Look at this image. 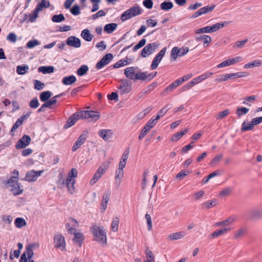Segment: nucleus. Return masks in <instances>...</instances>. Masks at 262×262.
<instances>
[{
  "label": "nucleus",
  "instance_id": "obj_1",
  "mask_svg": "<svg viewBox=\"0 0 262 262\" xmlns=\"http://www.w3.org/2000/svg\"><path fill=\"white\" fill-rule=\"evenodd\" d=\"M12 176L8 179L4 184L6 188H8L14 195H18L22 194L24 192L23 186L21 185L18 182L19 172L17 170H14L12 172Z\"/></svg>",
  "mask_w": 262,
  "mask_h": 262
},
{
  "label": "nucleus",
  "instance_id": "obj_2",
  "mask_svg": "<svg viewBox=\"0 0 262 262\" xmlns=\"http://www.w3.org/2000/svg\"><path fill=\"white\" fill-rule=\"evenodd\" d=\"M77 176V171L76 168L71 169L68 173V177L66 180L62 178L58 181V185H65L67 187L68 190L71 193L75 192L74 185L75 183V178Z\"/></svg>",
  "mask_w": 262,
  "mask_h": 262
},
{
  "label": "nucleus",
  "instance_id": "obj_3",
  "mask_svg": "<svg viewBox=\"0 0 262 262\" xmlns=\"http://www.w3.org/2000/svg\"><path fill=\"white\" fill-rule=\"evenodd\" d=\"M92 233L94 236V240L100 243L102 246L106 245L107 238L106 232L103 227H98L96 225L91 227Z\"/></svg>",
  "mask_w": 262,
  "mask_h": 262
},
{
  "label": "nucleus",
  "instance_id": "obj_4",
  "mask_svg": "<svg viewBox=\"0 0 262 262\" xmlns=\"http://www.w3.org/2000/svg\"><path fill=\"white\" fill-rule=\"evenodd\" d=\"M231 23V21H221L211 26H206L203 28H199L195 30L194 33L196 34L203 33H212L216 32L220 29L223 28Z\"/></svg>",
  "mask_w": 262,
  "mask_h": 262
},
{
  "label": "nucleus",
  "instance_id": "obj_5",
  "mask_svg": "<svg viewBox=\"0 0 262 262\" xmlns=\"http://www.w3.org/2000/svg\"><path fill=\"white\" fill-rule=\"evenodd\" d=\"M246 72H237L225 75H220L215 79V81L217 82H222L227 80L228 79H235L237 78H242L246 76Z\"/></svg>",
  "mask_w": 262,
  "mask_h": 262
},
{
  "label": "nucleus",
  "instance_id": "obj_6",
  "mask_svg": "<svg viewBox=\"0 0 262 262\" xmlns=\"http://www.w3.org/2000/svg\"><path fill=\"white\" fill-rule=\"evenodd\" d=\"M159 45L160 43L158 42L148 44L142 50L140 54L141 56L143 58H145L151 55L158 48Z\"/></svg>",
  "mask_w": 262,
  "mask_h": 262
},
{
  "label": "nucleus",
  "instance_id": "obj_7",
  "mask_svg": "<svg viewBox=\"0 0 262 262\" xmlns=\"http://www.w3.org/2000/svg\"><path fill=\"white\" fill-rule=\"evenodd\" d=\"M53 244L55 248H59L63 251L66 250V242L64 237L60 234L55 235L53 239Z\"/></svg>",
  "mask_w": 262,
  "mask_h": 262
},
{
  "label": "nucleus",
  "instance_id": "obj_8",
  "mask_svg": "<svg viewBox=\"0 0 262 262\" xmlns=\"http://www.w3.org/2000/svg\"><path fill=\"white\" fill-rule=\"evenodd\" d=\"M167 48L166 47L163 48L156 55L155 58H154L152 63L150 66V69L151 70H155L156 69L159 63L161 62L162 59L163 58V56L165 55V54L166 53Z\"/></svg>",
  "mask_w": 262,
  "mask_h": 262
},
{
  "label": "nucleus",
  "instance_id": "obj_9",
  "mask_svg": "<svg viewBox=\"0 0 262 262\" xmlns=\"http://www.w3.org/2000/svg\"><path fill=\"white\" fill-rule=\"evenodd\" d=\"M157 121L150 119L142 129L139 136V139L142 140L148 133L149 130L152 128L157 123Z\"/></svg>",
  "mask_w": 262,
  "mask_h": 262
},
{
  "label": "nucleus",
  "instance_id": "obj_10",
  "mask_svg": "<svg viewBox=\"0 0 262 262\" xmlns=\"http://www.w3.org/2000/svg\"><path fill=\"white\" fill-rule=\"evenodd\" d=\"M113 58V55L112 53L106 54L96 64L97 69H101L105 66L108 64Z\"/></svg>",
  "mask_w": 262,
  "mask_h": 262
},
{
  "label": "nucleus",
  "instance_id": "obj_11",
  "mask_svg": "<svg viewBox=\"0 0 262 262\" xmlns=\"http://www.w3.org/2000/svg\"><path fill=\"white\" fill-rule=\"evenodd\" d=\"M100 117L99 112L94 111H83V119H89L90 121H96Z\"/></svg>",
  "mask_w": 262,
  "mask_h": 262
},
{
  "label": "nucleus",
  "instance_id": "obj_12",
  "mask_svg": "<svg viewBox=\"0 0 262 262\" xmlns=\"http://www.w3.org/2000/svg\"><path fill=\"white\" fill-rule=\"evenodd\" d=\"M121 84L118 87L121 90V94L128 93L132 90V82L127 79H121Z\"/></svg>",
  "mask_w": 262,
  "mask_h": 262
},
{
  "label": "nucleus",
  "instance_id": "obj_13",
  "mask_svg": "<svg viewBox=\"0 0 262 262\" xmlns=\"http://www.w3.org/2000/svg\"><path fill=\"white\" fill-rule=\"evenodd\" d=\"M43 172V170H39L37 171L31 170L28 171L26 173L24 180L28 182H34L37 180L38 177L40 176Z\"/></svg>",
  "mask_w": 262,
  "mask_h": 262
},
{
  "label": "nucleus",
  "instance_id": "obj_14",
  "mask_svg": "<svg viewBox=\"0 0 262 262\" xmlns=\"http://www.w3.org/2000/svg\"><path fill=\"white\" fill-rule=\"evenodd\" d=\"M31 140L28 135H24L16 143L15 148L17 149L25 148L30 144Z\"/></svg>",
  "mask_w": 262,
  "mask_h": 262
},
{
  "label": "nucleus",
  "instance_id": "obj_15",
  "mask_svg": "<svg viewBox=\"0 0 262 262\" xmlns=\"http://www.w3.org/2000/svg\"><path fill=\"white\" fill-rule=\"evenodd\" d=\"M215 5H212V6H207L203 7L198 10L197 11H196L191 17V18H195L199 16L204 14H206L207 13L209 12L212 11L215 8Z\"/></svg>",
  "mask_w": 262,
  "mask_h": 262
},
{
  "label": "nucleus",
  "instance_id": "obj_16",
  "mask_svg": "<svg viewBox=\"0 0 262 262\" xmlns=\"http://www.w3.org/2000/svg\"><path fill=\"white\" fill-rule=\"evenodd\" d=\"M81 115V112H79L78 113H75L72 115L67 120L66 124L64 125V128H68L73 126L75 123V122L79 119L80 116Z\"/></svg>",
  "mask_w": 262,
  "mask_h": 262
},
{
  "label": "nucleus",
  "instance_id": "obj_17",
  "mask_svg": "<svg viewBox=\"0 0 262 262\" xmlns=\"http://www.w3.org/2000/svg\"><path fill=\"white\" fill-rule=\"evenodd\" d=\"M242 59V58L241 57L238 56L231 59H227L219 64L217 66V68H221L234 64L237 62L241 61Z\"/></svg>",
  "mask_w": 262,
  "mask_h": 262
},
{
  "label": "nucleus",
  "instance_id": "obj_18",
  "mask_svg": "<svg viewBox=\"0 0 262 262\" xmlns=\"http://www.w3.org/2000/svg\"><path fill=\"white\" fill-rule=\"evenodd\" d=\"M105 169H103L102 166L99 167L97 170L94 174L93 178L91 179L90 184L91 185H94L97 181L102 177L104 173Z\"/></svg>",
  "mask_w": 262,
  "mask_h": 262
},
{
  "label": "nucleus",
  "instance_id": "obj_19",
  "mask_svg": "<svg viewBox=\"0 0 262 262\" xmlns=\"http://www.w3.org/2000/svg\"><path fill=\"white\" fill-rule=\"evenodd\" d=\"M67 44L72 47L79 48L81 46L80 40L74 36H71L68 38L66 41Z\"/></svg>",
  "mask_w": 262,
  "mask_h": 262
},
{
  "label": "nucleus",
  "instance_id": "obj_20",
  "mask_svg": "<svg viewBox=\"0 0 262 262\" xmlns=\"http://www.w3.org/2000/svg\"><path fill=\"white\" fill-rule=\"evenodd\" d=\"M260 218H262V213L258 210L249 211L246 213V219L247 220H252Z\"/></svg>",
  "mask_w": 262,
  "mask_h": 262
},
{
  "label": "nucleus",
  "instance_id": "obj_21",
  "mask_svg": "<svg viewBox=\"0 0 262 262\" xmlns=\"http://www.w3.org/2000/svg\"><path fill=\"white\" fill-rule=\"evenodd\" d=\"M39 247L38 244L35 243L30 244L26 248V252L28 259H32L34 255L33 249L37 248Z\"/></svg>",
  "mask_w": 262,
  "mask_h": 262
},
{
  "label": "nucleus",
  "instance_id": "obj_22",
  "mask_svg": "<svg viewBox=\"0 0 262 262\" xmlns=\"http://www.w3.org/2000/svg\"><path fill=\"white\" fill-rule=\"evenodd\" d=\"M137 69L136 67H128L124 70V74L126 78L134 80L136 75L135 71Z\"/></svg>",
  "mask_w": 262,
  "mask_h": 262
},
{
  "label": "nucleus",
  "instance_id": "obj_23",
  "mask_svg": "<svg viewBox=\"0 0 262 262\" xmlns=\"http://www.w3.org/2000/svg\"><path fill=\"white\" fill-rule=\"evenodd\" d=\"M30 113H27L19 118L11 128V132H14L18 127L21 125L24 120H26L30 116Z\"/></svg>",
  "mask_w": 262,
  "mask_h": 262
},
{
  "label": "nucleus",
  "instance_id": "obj_24",
  "mask_svg": "<svg viewBox=\"0 0 262 262\" xmlns=\"http://www.w3.org/2000/svg\"><path fill=\"white\" fill-rule=\"evenodd\" d=\"M113 134L111 129H101L98 132V135L105 141H108Z\"/></svg>",
  "mask_w": 262,
  "mask_h": 262
},
{
  "label": "nucleus",
  "instance_id": "obj_25",
  "mask_svg": "<svg viewBox=\"0 0 262 262\" xmlns=\"http://www.w3.org/2000/svg\"><path fill=\"white\" fill-rule=\"evenodd\" d=\"M195 39L197 41H199L202 40H203L204 47L205 48L207 47L208 44L212 41L211 37L207 35H200L199 36H196L195 38Z\"/></svg>",
  "mask_w": 262,
  "mask_h": 262
},
{
  "label": "nucleus",
  "instance_id": "obj_26",
  "mask_svg": "<svg viewBox=\"0 0 262 262\" xmlns=\"http://www.w3.org/2000/svg\"><path fill=\"white\" fill-rule=\"evenodd\" d=\"M116 23H110L105 25L104 27V31L107 34L112 33L117 28Z\"/></svg>",
  "mask_w": 262,
  "mask_h": 262
},
{
  "label": "nucleus",
  "instance_id": "obj_27",
  "mask_svg": "<svg viewBox=\"0 0 262 262\" xmlns=\"http://www.w3.org/2000/svg\"><path fill=\"white\" fill-rule=\"evenodd\" d=\"M128 11H129L132 17L140 15L142 12L140 7L138 5L131 7L128 9Z\"/></svg>",
  "mask_w": 262,
  "mask_h": 262
},
{
  "label": "nucleus",
  "instance_id": "obj_28",
  "mask_svg": "<svg viewBox=\"0 0 262 262\" xmlns=\"http://www.w3.org/2000/svg\"><path fill=\"white\" fill-rule=\"evenodd\" d=\"M254 125L251 121L247 123L246 121H244L241 127V131L242 132H245L248 130H252L254 128Z\"/></svg>",
  "mask_w": 262,
  "mask_h": 262
},
{
  "label": "nucleus",
  "instance_id": "obj_29",
  "mask_svg": "<svg viewBox=\"0 0 262 262\" xmlns=\"http://www.w3.org/2000/svg\"><path fill=\"white\" fill-rule=\"evenodd\" d=\"M50 6V3L49 1L46 0H42L41 2L38 4L35 10L36 11H38V12L42 11L44 8H48Z\"/></svg>",
  "mask_w": 262,
  "mask_h": 262
},
{
  "label": "nucleus",
  "instance_id": "obj_30",
  "mask_svg": "<svg viewBox=\"0 0 262 262\" xmlns=\"http://www.w3.org/2000/svg\"><path fill=\"white\" fill-rule=\"evenodd\" d=\"M180 52H181V50L178 47H173L170 53L171 60L175 61L178 56L180 57Z\"/></svg>",
  "mask_w": 262,
  "mask_h": 262
},
{
  "label": "nucleus",
  "instance_id": "obj_31",
  "mask_svg": "<svg viewBox=\"0 0 262 262\" xmlns=\"http://www.w3.org/2000/svg\"><path fill=\"white\" fill-rule=\"evenodd\" d=\"M188 132V129L187 128L183 130H181L180 132H179L177 133H176L174 135H173L171 139V141L172 142H176L179 140L184 135H185Z\"/></svg>",
  "mask_w": 262,
  "mask_h": 262
},
{
  "label": "nucleus",
  "instance_id": "obj_32",
  "mask_svg": "<svg viewBox=\"0 0 262 262\" xmlns=\"http://www.w3.org/2000/svg\"><path fill=\"white\" fill-rule=\"evenodd\" d=\"M169 105L167 104L162 109H161L158 113L155 119H152L153 120L157 121L158 120L162 117L166 112L170 109V107L168 106Z\"/></svg>",
  "mask_w": 262,
  "mask_h": 262
},
{
  "label": "nucleus",
  "instance_id": "obj_33",
  "mask_svg": "<svg viewBox=\"0 0 262 262\" xmlns=\"http://www.w3.org/2000/svg\"><path fill=\"white\" fill-rule=\"evenodd\" d=\"M76 81V78L75 76L71 75L68 77L63 78L62 82L64 85H71Z\"/></svg>",
  "mask_w": 262,
  "mask_h": 262
},
{
  "label": "nucleus",
  "instance_id": "obj_34",
  "mask_svg": "<svg viewBox=\"0 0 262 262\" xmlns=\"http://www.w3.org/2000/svg\"><path fill=\"white\" fill-rule=\"evenodd\" d=\"M72 234L74 235V237L73 239V241L80 247L82 244V234L81 233L77 232V230L76 231H74V233Z\"/></svg>",
  "mask_w": 262,
  "mask_h": 262
},
{
  "label": "nucleus",
  "instance_id": "obj_35",
  "mask_svg": "<svg viewBox=\"0 0 262 262\" xmlns=\"http://www.w3.org/2000/svg\"><path fill=\"white\" fill-rule=\"evenodd\" d=\"M249 111V109L244 106L238 107L236 110V114L238 118L243 115H246Z\"/></svg>",
  "mask_w": 262,
  "mask_h": 262
},
{
  "label": "nucleus",
  "instance_id": "obj_36",
  "mask_svg": "<svg viewBox=\"0 0 262 262\" xmlns=\"http://www.w3.org/2000/svg\"><path fill=\"white\" fill-rule=\"evenodd\" d=\"M54 68L53 66H42L38 68V71L43 74L53 73Z\"/></svg>",
  "mask_w": 262,
  "mask_h": 262
},
{
  "label": "nucleus",
  "instance_id": "obj_37",
  "mask_svg": "<svg viewBox=\"0 0 262 262\" xmlns=\"http://www.w3.org/2000/svg\"><path fill=\"white\" fill-rule=\"evenodd\" d=\"M173 7V4L171 2L165 1L160 5V8L164 11H168L171 9Z\"/></svg>",
  "mask_w": 262,
  "mask_h": 262
},
{
  "label": "nucleus",
  "instance_id": "obj_38",
  "mask_svg": "<svg viewBox=\"0 0 262 262\" xmlns=\"http://www.w3.org/2000/svg\"><path fill=\"white\" fill-rule=\"evenodd\" d=\"M29 67L28 65L18 66L16 67V72L19 75H24L28 72Z\"/></svg>",
  "mask_w": 262,
  "mask_h": 262
},
{
  "label": "nucleus",
  "instance_id": "obj_39",
  "mask_svg": "<svg viewBox=\"0 0 262 262\" xmlns=\"http://www.w3.org/2000/svg\"><path fill=\"white\" fill-rule=\"evenodd\" d=\"M94 36L90 32V31L88 29L83 30V39L86 41H91Z\"/></svg>",
  "mask_w": 262,
  "mask_h": 262
},
{
  "label": "nucleus",
  "instance_id": "obj_40",
  "mask_svg": "<svg viewBox=\"0 0 262 262\" xmlns=\"http://www.w3.org/2000/svg\"><path fill=\"white\" fill-rule=\"evenodd\" d=\"M262 64V62L260 60H255L252 62H249L244 65L245 69L252 68L258 67Z\"/></svg>",
  "mask_w": 262,
  "mask_h": 262
},
{
  "label": "nucleus",
  "instance_id": "obj_41",
  "mask_svg": "<svg viewBox=\"0 0 262 262\" xmlns=\"http://www.w3.org/2000/svg\"><path fill=\"white\" fill-rule=\"evenodd\" d=\"M52 93L50 91H44L40 93L39 98L42 102H46L51 97Z\"/></svg>",
  "mask_w": 262,
  "mask_h": 262
},
{
  "label": "nucleus",
  "instance_id": "obj_42",
  "mask_svg": "<svg viewBox=\"0 0 262 262\" xmlns=\"http://www.w3.org/2000/svg\"><path fill=\"white\" fill-rule=\"evenodd\" d=\"M234 221V219L231 217H229L226 220H225L221 222H216L215 224L216 227H219L221 226H224L225 227L227 226L229 224L232 223Z\"/></svg>",
  "mask_w": 262,
  "mask_h": 262
},
{
  "label": "nucleus",
  "instance_id": "obj_43",
  "mask_svg": "<svg viewBox=\"0 0 262 262\" xmlns=\"http://www.w3.org/2000/svg\"><path fill=\"white\" fill-rule=\"evenodd\" d=\"M14 224L17 228H20L24 226H25L27 223L25 220L21 217H17L15 219Z\"/></svg>",
  "mask_w": 262,
  "mask_h": 262
},
{
  "label": "nucleus",
  "instance_id": "obj_44",
  "mask_svg": "<svg viewBox=\"0 0 262 262\" xmlns=\"http://www.w3.org/2000/svg\"><path fill=\"white\" fill-rule=\"evenodd\" d=\"M147 74V72H138L136 73V75L134 77V81L140 80H145L146 79V74Z\"/></svg>",
  "mask_w": 262,
  "mask_h": 262
},
{
  "label": "nucleus",
  "instance_id": "obj_45",
  "mask_svg": "<svg viewBox=\"0 0 262 262\" xmlns=\"http://www.w3.org/2000/svg\"><path fill=\"white\" fill-rule=\"evenodd\" d=\"M177 88V86L172 82L168 86H167L161 93L163 96H166L169 92H171L173 90Z\"/></svg>",
  "mask_w": 262,
  "mask_h": 262
},
{
  "label": "nucleus",
  "instance_id": "obj_46",
  "mask_svg": "<svg viewBox=\"0 0 262 262\" xmlns=\"http://www.w3.org/2000/svg\"><path fill=\"white\" fill-rule=\"evenodd\" d=\"M119 223V219L118 217H115L111 224V229L113 232H117L118 230V225Z\"/></svg>",
  "mask_w": 262,
  "mask_h": 262
},
{
  "label": "nucleus",
  "instance_id": "obj_47",
  "mask_svg": "<svg viewBox=\"0 0 262 262\" xmlns=\"http://www.w3.org/2000/svg\"><path fill=\"white\" fill-rule=\"evenodd\" d=\"M216 200L215 199L212 200V201H209L207 202H206L202 204V207L203 208L204 206H205L206 208L207 209H209L212 207L215 206L216 205Z\"/></svg>",
  "mask_w": 262,
  "mask_h": 262
},
{
  "label": "nucleus",
  "instance_id": "obj_48",
  "mask_svg": "<svg viewBox=\"0 0 262 262\" xmlns=\"http://www.w3.org/2000/svg\"><path fill=\"white\" fill-rule=\"evenodd\" d=\"M65 19V17L62 14L54 15L52 17V20L55 23H60Z\"/></svg>",
  "mask_w": 262,
  "mask_h": 262
},
{
  "label": "nucleus",
  "instance_id": "obj_49",
  "mask_svg": "<svg viewBox=\"0 0 262 262\" xmlns=\"http://www.w3.org/2000/svg\"><path fill=\"white\" fill-rule=\"evenodd\" d=\"M183 234L182 232H175L170 234L169 236L171 240H177L183 237Z\"/></svg>",
  "mask_w": 262,
  "mask_h": 262
},
{
  "label": "nucleus",
  "instance_id": "obj_50",
  "mask_svg": "<svg viewBox=\"0 0 262 262\" xmlns=\"http://www.w3.org/2000/svg\"><path fill=\"white\" fill-rule=\"evenodd\" d=\"M247 233V229L246 228H241L237 231L234 234V237L238 238L245 235Z\"/></svg>",
  "mask_w": 262,
  "mask_h": 262
},
{
  "label": "nucleus",
  "instance_id": "obj_51",
  "mask_svg": "<svg viewBox=\"0 0 262 262\" xmlns=\"http://www.w3.org/2000/svg\"><path fill=\"white\" fill-rule=\"evenodd\" d=\"M39 42L36 39L31 40L27 44L26 48L31 49L39 45Z\"/></svg>",
  "mask_w": 262,
  "mask_h": 262
},
{
  "label": "nucleus",
  "instance_id": "obj_52",
  "mask_svg": "<svg viewBox=\"0 0 262 262\" xmlns=\"http://www.w3.org/2000/svg\"><path fill=\"white\" fill-rule=\"evenodd\" d=\"M82 145V135H81L77 141L76 142V143L74 144L73 146L72 147V150L73 151H76L78 148H79L80 146Z\"/></svg>",
  "mask_w": 262,
  "mask_h": 262
},
{
  "label": "nucleus",
  "instance_id": "obj_53",
  "mask_svg": "<svg viewBox=\"0 0 262 262\" xmlns=\"http://www.w3.org/2000/svg\"><path fill=\"white\" fill-rule=\"evenodd\" d=\"M33 82L34 84V88L37 90H41L45 86V84L41 82L39 80H34Z\"/></svg>",
  "mask_w": 262,
  "mask_h": 262
},
{
  "label": "nucleus",
  "instance_id": "obj_54",
  "mask_svg": "<svg viewBox=\"0 0 262 262\" xmlns=\"http://www.w3.org/2000/svg\"><path fill=\"white\" fill-rule=\"evenodd\" d=\"M132 18L128 10L124 12L120 16V19L122 21H125Z\"/></svg>",
  "mask_w": 262,
  "mask_h": 262
},
{
  "label": "nucleus",
  "instance_id": "obj_55",
  "mask_svg": "<svg viewBox=\"0 0 262 262\" xmlns=\"http://www.w3.org/2000/svg\"><path fill=\"white\" fill-rule=\"evenodd\" d=\"M101 0H91V2L93 4L91 11L92 12H96L99 9V5Z\"/></svg>",
  "mask_w": 262,
  "mask_h": 262
},
{
  "label": "nucleus",
  "instance_id": "obj_56",
  "mask_svg": "<svg viewBox=\"0 0 262 262\" xmlns=\"http://www.w3.org/2000/svg\"><path fill=\"white\" fill-rule=\"evenodd\" d=\"M248 39H246L243 40H239L236 41L234 45L233 46L234 48H242L244 47L245 45L248 42Z\"/></svg>",
  "mask_w": 262,
  "mask_h": 262
},
{
  "label": "nucleus",
  "instance_id": "obj_57",
  "mask_svg": "<svg viewBox=\"0 0 262 262\" xmlns=\"http://www.w3.org/2000/svg\"><path fill=\"white\" fill-rule=\"evenodd\" d=\"M232 191V189L229 187H226L220 191L219 195L220 196L228 195Z\"/></svg>",
  "mask_w": 262,
  "mask_h": 262
},
{
  "label": "nucleus",
  "instance_id": "obj_58",
  "mask_svg": "<svg viewBox=\"0 0 262 262\" xmlns=\"http://www.w3.org/2000/svg\"><path fill=\"white\" fill-rule=\"evenodd\" d=\"M127 60H125V59H121L119 60L118 62H117L116 63H115L113 67V68H119L122 66H123L125 64H127Z\"/></svg>",
  "mask_w": 262,
  "mask_h": 262
},
{
  "label": "nucleus",
  "instance_id": "obj_59",
  "mask_svg": "<svg viewBox=\"0 0 262 262\" xmlns=\"http://www.w3.org/2000/svg\"><path fill=\"white\" fill-rule=\"evenodd\" d=\"M17 36L14 33H10L7 36V39L13 43L17 41Z\"/></svg>",
  "mask_w": 262,
  "mask_h": 262
},
{
  "label": "nucleus",
  "instance_id": "obj_60",
  "mask_svg": "<svg viewBox=\"0 0 262 262\" xmlns=\"http://www.w3.org/2000/svg\"><path fill=\"white\" fill-rule=\"evenodd\" d=\"M39 105V103L37 98H35L32 100H31L29 104L30 107L32 108H36L37 107H38Z\"/></svg>",
  "mask_w": 262,
  "mask_h": 262
},
{
  "label": "nucleus",
  "instance_id": "obj_61",
  "mask_svg": "<svg viewBox=\"0 0 262 262\" xmlns=\"http://www.w3.org/2000/svg\"><path fill=\"white\" fill-rule=\"evenodd\" d=\"M194 84L192 82V80L188 82L187 84H185L184 85H183L181 88V91L182 92H184V91H186L187 90H188L189 89H190L193 86H194Z\"/></svg>",
  "mask_w": 262,
  "mask_h": 262
},
{
  "label": "nucleus",
  "instance_id": "obj_62",
  "mask_svg": "<svg viewBox=\"0 0 262 262\" xmlns=\"http://www.w3.org/2000/svg\"><path fill=\"white\" fill-rule=\"evenodd\" d=\"M44 102V106H47V107L50 108L52 105L56 103L57 100L55 99V98H52L50 100H48Z\"/></svg>",
  "mask_w": 262,
  "mask_h": 262
},
{
  "label": "nucleus",
  "instance_id": "obj_63",
  "mask_svg": "<svg viewBox=\"0 0 262 262\" xmlns=\"http://www.w3.org/2000/svg\"><path fill=\"white\" fill-rule=\"evenodd\" d=\"M3 222L7 224H10L12 221L13 218L11 215H3L2 217Z\"/></svg>",
  "mask_w": 262,
  "mask_h": 262
},
{
  "label": "nucleus",
  "instance_id": "obj_64",
  "mask_svg": "<svg viewBox=\"0 0 262 262\" xmlns=\"http://www.w3.org/2000/svg\"><path fill=\"white\" fill-rule=\"evenodd\" d=\"M229 113H230V111L229 110H228V109L225 110L223 111H222L219 113L217 119H223L224 117H225L226 116H227L228 114H229Z\"/></svg>",
  "mask_w": 262,
  "mask_h": 262
}]
</instances>
